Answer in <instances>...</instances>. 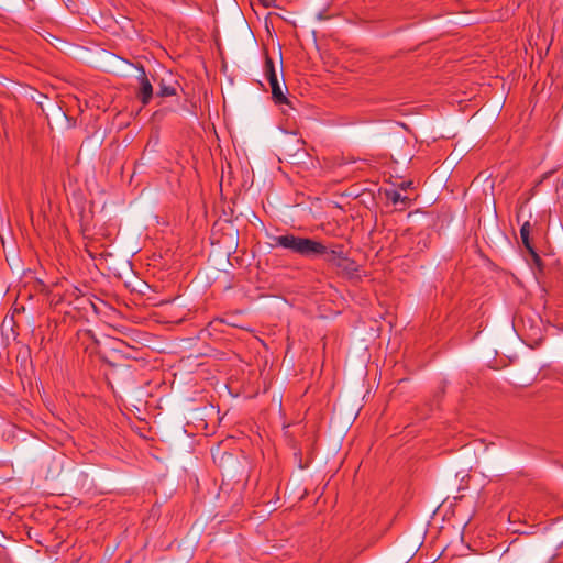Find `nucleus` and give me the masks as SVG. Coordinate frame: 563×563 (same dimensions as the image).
<instances>
[{"label": "nucleus", "instance_id": "nucleus-1", "mask_svg": "<svg viewBox=\"0 0 563 563\" xmlns=\"http://www.w3.org/2000/svg\"><path fill=\"white\" fill-rule=\"evenodd\" d=\"M272 240L273 246L290 250L301 256L309 257L323 255L328 263H331L336 267L345 268L347 263L353 264V262L345 256L342 246L328 250V247L319 241L309 238L296 236L294 234L273 236Z\"/></svg>", "mask_w": 563, "mask_h": 563}, {"label": "nucleus", "instance_id": "nucleus-2", "mask_svg": "<svg viewBox=\"0 0 563 563\" xmlns=\"http://www.w3.org/2000/svg\"><path fill=\"white\" fill-rule=\"evenodd\" d=\"M134 67L140 73L137 76L139 89L136 91V98L141 101V103L143 106H146L150 103V101L153 98V86L146 76L144 66L141 64H137Z\"/></svg>", "mask_w": 563, "mask_h": 563}, {"label": "nucleus", "instance_id": "nucleus-3", "mask_svg": "<svg viewBox=\"0 0 563 563\" xmlns=\"http://www.w3.org/2000/svg\"><path fill=\"white\" fill-rule=\"evenodd\" d=\"M178 87L179 84L176 80L162 78L158 82L157 96L162 98L176 96Z\"/></svg>", "mask_w": 563, "mask_h": 563}, {"label": "nucleus", "instance_id": "nucleus-4", "mask_svg": "<svg viewBox=\"0 0 563 563\" xmlns=\"http://www.w3.org/2000/svg\"><path fill=\"white\" fill-rule=\"evenodd\" d=\"M272 88V98L277 104H289L290 101L287 99V97L283 92L282 84L278 81L271 82Z\"/></svg>", "mask_w": 563, "mask_h": 563}, {"label": "nucleus", "instance_id": "nucleus-5", "mask_svg": "<svg viewBox=\"0 0 563 563\" xmlns=\"http://www.w3.org/2000/svg\"><path fill=\"white\" fill-rule=\"evenodd\" d=\"M264 71L269 84L278 81L274 62L268 55L265 56Z\"/></svg>", "mask_w": 563, "mask_h": 563}, {"label": "nucleus", "instance_id": "nucleus-6", "mask_svg": "<svg viewBox=\"0 0 563 563\" xmlns=\"http://www.w3.org/2000/svg\"><path fill=\"white\" fill-rule=\"evenodd\" d=\"M530 231L531 224L528 221H526L520 228V238L527 251H532V247H534L530 240Z\"/></svg>", "mask_w": 563, "mask_h": 563}, {"label": "nucleus", "instance_id": "nucleus-7", "mask_svg": "<svg viewBox=\"0 0 563 563\" xmlns=\"http://www.w3.org/2000/svg\"><path fill=\"white\" fill-rule=\"evenodd\" d=\"M387 198L394 203V205H397L399 202H405L406 200H408L407 197L402 196L400 192L396 191V190H393L390 192H387Z\"/></svg>", "mask_w": 563, "mask_h": 563}, {"label": "nucleus", "instance_id": "nucleus-8", "mask_svg": "<svg viewBox=\"0 0 563 563\" xmlns=\"http://www.w3.org/2000/svg\"><path fill=\"white\" fill-rule=\"evenodd\" d=\"M528 252H529V254L531 255V257H532V260H533L534 264H536V265H538V266H541V265H542V260H541V257L539 256V254L537 253L536 249H534V247H532V251H528Z\"/></svg>", "mask_w": 563, "mask_h": 563}, {"label": "nucleus", "instance_id": "nucleus-9", "mask_svg": "<svg viewBox=\"0 0 563 563\" xmlns=\"http://www.w3.org/2000/svg\"><path fill=\"white\" fill-rule=\"evenodd\" d=\"M411 184H412L411 181H404L400 184L399 187H400V189L406 190L411 186Z\"/></svg>", "mask_w": 563, "mask_h": 563}, {"label": "nucleus", "instance_id": "nucleus-10", "mask_svg": "<svg viewBox=\"0 0 563 563\" xmlns=\"http://www.w3.org/2000/svg\"><path fill=\"white\" fill-rule=\"evenodd\" d=\"M282 86H284V87H285V90H288V87H286V86H285V82H284V81H283V85H282Z\"/></svg>", "mask_w": 563, "mask_h": 563}]
</instances>
